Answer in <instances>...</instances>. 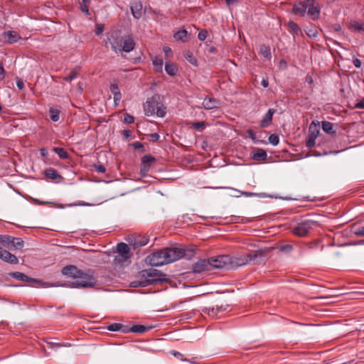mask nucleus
<instances>
[{
	"label": "nucleus",
	"instance_id": "obj_56",
	"mask_svg": "<svg viewBox=\"0 0 364 364\" xmlns=\"http://www.w3.org/2000/svg\"><path fill=\"white\" fill-rule=\"evenodd\" d=\"M130 328L131 327H129L127 325H123L121 323V328H120L121 329L119 330V331L124 333H129V332H131Z\"/></svg>",
	"mask_w": 364,
	"mask_h": 364
},
{
	"label": "nucleus",
	"instance_id": "obj_50",
	"mask_svg": "<svg viewBox=\"0 0 364 364\" xmlns=\"http://www.w3.org/2000/svg\"><path fill=\"white\" fill-rule=\"evenodd\" d=\"M134 121V118L132 115L128 114V113H125L124 114V119H123V122L126 124H132L133 123Z\"/></svg>",
	"mask_w": 364,
	"mask_h": 364
},
{
	"label": "nucleus",
	"instance_id": "obj_28",
	"mask_svg": "<svg viewBox=\"0 0 364 364\" xmlns=\"http://www.w3.org/2000/svg\"><path fill=\"white\" fill-rule=\"evenodd\" d=\"M45 176L46 178L52 180H57L62 178L57 171L53 168H46L45 170Z\"/></svg>",
	"mask_w": 364,
	"mask_h": 364
},
{
	"label": "nucleus",
	"instance_id": "obj_35",
	"mask_svg": "<svg viewBox=\"0 0 364 364\" xmlns=\"http://www.w3.org/2000/svg\"><path fill=\"white\" fill-rule=\"evenodd\" d=\"M266 157V151L262 149H257L253 154L252 159H265Z\"/></svg>",
	"mask_w": 364,
	"mask_h": 364
},
{
	"label": "nucleus",
	"instance_id": "obj_5",
	"mask_svg": "<svg viewBox=\"0 0 364 364\" xmlns=\"http://www.w3.org/2000/svg\"><path fill=\"white\" fill-rule=\"evenodd\" d=\"M80 280L73 282V287L75 288H89L93 287L97 284V279L93 277L91 271L83 272L82 275L78 278Z\"/></svg>",
	"mask_w": 364,
	"mask_h": 364
},
{
	"label": "nucleus",
	"instance_id": "obj_17",
	"mask_svg": "<svg viewBox=\"0 0 364 364\" xmlns=\"http://www.w3.org/2000/svg\"><path fill=\"white\" fill-rule=\"evenodd\" d=\"M322 129L328 134L331 136H334L336 134V126L332 122L328 121H323L321 122Z\"/></svg>",
	"mask_w": 364,
	"mask_h": 364
},
{
	"label": "nucleus",
	"instance_id": "obj_32",
	"mask_svg": "<svg viewBox=\"0 0 364 364\" xmlns=\"http://www.w3.org/2000/svg\"><path fill=\"white\" fill-rule=\"evenodd\" d=\"M350 28L353 31H364V23H360L357 21H351L350 22Z\"/></svg>",
	"mask_w": 364,
	"mask_h": 364
},
{
	"label": "nucleus",
	"instance_id": "obj_19",
	"mask_svg": "<svg viewBox=\"0 0 364 364\" xmlns=\"http://www.w3.org/2000/svg\"><path fill=\"white\" fill-rule=\"evenodd\" d=\"M275 112L274 109H269L268 112L265 114L263 119L261 120L259 125L261 127H267L272 124V116Z\"/></svg>",
	"mask_w": 364,
	"mask_h": 364
},
{
	"label": "nucleus",
	"instance_id": "obj_63",
	"mask_svg": "<svg viewBox=\"0 0 364 364\" xmlns=\"http://www.w3.org/2000/svg\"><path fill=\"white\" fill-rule=\"evenodd\" d=\"M40 151L42 157H48L49 156L48 151L46 149L42 148Z\"/></svg>",
	"mask_w": 364,
	"mask_h": 364
},
{
	"label": "nucleus",
	"instance_id": "obj_60",
	"mask_svg": "<svg viewBox=\"0 0 364 364\" xmlns=\"http://www.w3.org/2000/svg\"><path fill=\"white\" fill-rule=\"evenodd\" d=\"M149 136L153 141H156L159 139V135L157 133L151 134Z\"/></svg>",
	"mask_w": 364,
	"mask_h": 364
},
{
	"label": "nucleus",
	"instance_id": "obj_43",
	"mask_svg": "<svg viewBox=\"0 0 364 364\" xmlns=\"http://www.w3.org/2000/svg\"><path fill=\"white\" fill-rule=\"evenodd\" d=\"M205 125L206 124L205 122H197L192 123L191 127L197 131L202 132L205 127Z\"/></svg>",
	"mask_w": 364,
	"mask_h": 364
},
{
	"label": "nucleus",
	"instance_id": "obj_23",
	"mask_svg": "<svg viewBox=\"0 0 364 364\" xmlns=\"http://www.w3.org/2000/svg\"><path fill=\"white\" fill-rule=\"evenodd\" d=\"M110 90L113 95L114 101L116 105L121 100L122 95L119 87L117 84H112L110 85Z\"/></svg>",
	"mask_w": 364,
	"mask_h": 364
},
{
	"label": "nucleus",
	"instance_id": "obj_7",
	"mask_svg": "<svg viewBox=\"0 0 364 364\" xmlns=\"http://www.w3.org/2000/svg\"><path fill=\"white\" fill-rule=\"evenodd\" d=\"M319 122L313 121L309 127V134L306 140V145L309 148L313 147L316 144V139L320 132Z\"/></svg>",
	"mask_w": 364,
	"mask_h": 364
},
{
	"label": "nucleus",
	"instance_id": "obj_1",
	"mask_svg": "<svg viewBox=\"0 0 364 364\" xmlns=\"http://www.w3.org/2000/svg\"><path fill=\"white\" fill-rule=\"evenodd\" d=\"M186 257V250L180 247H169L158 250L148 255L146 262L151 266H161Z\"/></svg>",
	"mask_w": 364,
	"mask_h": 364
},
{
	"label": "nucleus",
	"instance_id": "obj_64",
	"mask_svg": "<svg viewBox=\"0 0 364 364\" xmlns=\"http://www.w3.org/2000/svg\"><path fill=\"white\" fill-rule=\"evenodd\" d=\"M355 107L359 108V109H364V100H361L360 102H358Z\"/></svg>",
	"mask_w": 364,
	"mask_h": 364
},
{
	"label": "nucleus",
	"instance_id": "obj_59",
	"mask_svg": "<svg viewBox=\"0 0 364 364\" xmlns=\"http://www.w3.org/2000/svg\"><path fill=\"white\" fill-rule=\"evenodd\" d=\"M5 77V70L2 63H0V80H2Z\"/></svg>",
	"mask_w": 364,
	"mask_h": 364
},
{
	"label": "nucleus",
	"instance_id": "obj_8",
	"mask_svg": "<svg viewBox=\"0 0 364 364\" xmlns=\"http://www.w3.org/2000/svg\"><path fill=\"white\" fill-rule=\"evenodd\" d=\"M124 36H122L120 32L118 31H112L109 36L107 38L106 43H109L111 45L112 49L116 52H120V48L122 45Z\"/></svg>",
	"mask_w": 364,
	"mask_h": 364
},
{
	"label": "nucleus",
	"instance_id": "obj_4",
	"mask_svg": "<svg viewBox=\"0 0 364 364\" xmlns=\"http://www.w3.org/2000/svg\"><path fill=\"white\" fill-rule=\"evenodd\" d=\"M317 225L318 223L316 222L311 220H306L291 228V232L294 235L299 237H305L309 234L311 230Z\"/></svg>",
	"mask_w": 364,
	"mask_h": 364
},
{
	"label": "nucleus",
	"instance_id": "obj_13",
	"mask_svg": "<svg viewBox=\"0 0 364 364\" xmlns=\"http://www.w3.org/2000/svg\"><path fill=\"white\" fill-rule=\"evenodd\" d=\"M0 258L12 264H16L18 263V258L13 254L10 253L7 250H5L0 247Z\"/></svg>",
	"mask_w": 364,
	"mask_h": 364
},
{
	"label": "nucleus",
	"instance_id": "obj_10",
	"mask_svg": "<svg viewBox=\"0 0 364 364\" xmlns=\"http://www.w3.org/2000/svg\"><path fill=\"white\" fill-rule=\"evenodd\" d=\"M193 271L195 273H202L205 271H211V264L210 259H199L193 265Z\"/></svg>",
	"mask_w": 364,
	"mask_h": 364
},
{
	"label": "nucleus",
	"instance_id": "obj_22",
	"mask_svg": "<svg viewBox=\"0 0 364 364\" xmlns=\"http://www.w3.org/2000/svg\"><path fill=\"white\" fill-rule=\"evenodd\" d=\"M149 242V239L145 236L138 235L134 237L132 245L134 249L146 245Z\"/></svg>",
	"mask_w": 364,
	"mask_h": 364
},
{
	"label": "nucleus",
	"instance_id": "obj_37",
	"mask_svg": "<svg viewBox=\"0 0 364 364\" xmlns=\"http://www.w3.org/2000/svg\"><path fill=\"white\" fill-rule=\"evenodd\" d=\"M6 36L8 37L9 43H14L16 42L20 38L18 33L14 31H8L6 33Z\"/></svg>",
	"mask_w": 364,
	"mask_h": 364
},
{
	"label": "nucleus",
	"instance_id": "obj_31",
	"mask_svg": "<svg viewBox=\"0 0 364 364\" xmlns=\"http://www.w3.org/2000/svg\"><path fill=\"white\" fill-rule=\"evenodd\" d=\"M113 262L115 265L125 266V265H128L130 263V260H129V259H125V258L121 257L120 255L117 254L114 257Z\"/></svg>",
	"mask_w": 364,
	"mask_h": 364
},
{
	"label": "nucleus",
	"instance_id": "obj_41",
	"mask_svg": "<svg viewBox=\"0 0 364 364\" xmlns=\"http://www.w3.org/2000/svg\"><path fill=\"white\" fill-rule=\"evenodd\" d=\"M184 57L186 59V60L188 62H189L191 64L197 65V60L191 52H190V51L186 52L184 54Z\"/></svg>",
	"mask_w": 364,
	"mask_h": 364
},
{
	"label": "nucleus",
	"instance_id": "obj_36",
	"mask_svg": "<svg viewBox=\"0 0 364 364\" xmlns=\"http://www.w3.org/2000/svg\"><path fill=\"white\" fill-rule=\"evenodd\" d=\"M23 240L21 238L14 237V242H11V247H14L16 250H21L23 247Z\"/></svg>",
	"mask_w": 364,
	"mask_h": 364
},
{
	"label": "nucleus",
	"instance_id": "obj_48",
	"mask_svg": "<svg viewBox=\"0 0 364 364\" xmlns=\"http://www.w3.org/2000/svg\"><path fill=\"white\" fill-rule=\"evenodd\" d=\"M121 323H114L107 326V329L110 331H119Z\"/></svg>",
	"mask_w": 364,
	"mask_h": 364
},
{
	"label": "nucleus",
	"instance_id": "obj_47",
	"mask_svg": "<svg viewBox=\"0 0 364 364\" xmlns=\"http://www.w3.org/2000/svg\"><path fill=\"white\" fill-rule=\"evenodd\" d=\"M77 76V69L73 70L70 73L64 77V80L68 82H71L73 79H75Z\"/></svg>",
	"mask_w": 364,
	"mask_h": 364
},
{
	"label": "nucleus",
	"instance_id": "obj_12",
	"mask_svg": "<svg viewBox=\"0 0 364 364\" xmlns=\"http://www.w3.org/2000/svg\"><path fill=\"white\" fill-rule=\"evenodd\" d=\"M135 47V42L133 37L131 35L124 36L122 47L120 48V52L124 51L129 53L133 50Z\"/></svg>",
	"mask_w": 364,
	"mask_h": 364
},
{
	"label": "nucleus",
	"instance_id": "obj_55",
	"mask_svg": "<svg viewBox=\"0 0 364 364\" xmlns=\"http://www.w3.org/2000/svg\"><path fill=\"white\" fill-rule=\"evenodd\" d=\"M247 136L253 141H256V134L252 129H247L246 131Z\"/></svg>",
	"mask_w": 364,
	"mask_h": 364
},
{
	"label": "nucleus",
	"instance_id": "obj_39",
	"mask_svg": "<svg viewBox=\"0 0 364 364\" xmlns=\"http://www.w3.org/2000/svg\"><path fill=\"white\" fill-rule=\"evenodd\" d=\"M155 113L158 117H163L166 113V107L162 104H158Z\"/></svg>",
	"mask_w": 364,
	"mask_h": 364
},
{
	"label": "nucleus",
	"instance_id": "obj_44",
	"mask_svg": "<svg viewBox=\"0 0 364 364\" xmlns=\"http://www.w3.org/2000/svg\"><path fill=\"white\" fill-rule=\"evenodd\" d=\"M2 240L1 244L4 246H7V247L10 248L11 242H14V237L9 235H4V237Z\"/></svg>",
	"mask_w": 364,
	"mask_h": 364
},
{
	"label": "nucleus",
	"instance_id": "obj_49",
	"mask_svg": "<svg viewBox=\"0 0 364 364\" xmlns=\"http://www.w3.org/2000/svg\"><path fill=\"white\" fill-rule=\"evenodd\" d=\"M48 346L50 348H60L62 346L68 347V346H70L71 345L70 343H54V342H48Z\"/></svg>",
	"mask_w": 364,
	"mask_h": 364
},
{
	"label": "nucleus",
	"instance_id": "obj_29",
	"mask_svg": "<svg viewBox=\"0 0 364 364\" xmlns=\"http://www.w3.org/2000/svg\"><path fill=\"white\" fill-rule=\"evenodd\" d=\"M352 231L354 235L358 237L364 236V223H361L360 224H355L352 228Z\"/></svg>",
	"mask_w": 364,
	"mask_h": 364
},
{
	"label": "nucleus",
	"instance_id": "obj_24",
	"mask_svg": "<svg viewBox=\"0 0 364 364\" xmlns=\"http://www.w3.org/2000/svg\"><path fill=\"white\" fill-rule=\"evenodd\" d=\"M152 328L151 326H144L140 324H136L130 328L131 332L136 333H143L149 331Z\"/></svg>",
	"mask_w": 364,
	"mask_h": 364
},
{
	"label": "nucleus",
	"instance_id": "obj_16",
	"mask_svg": "<svg viewBox=\"0 0 364 364\" xmlns=\"http://www.w3.org/2000/svg\"><path fill=\"white\" fill-rule=\"evenodd\" d=\"M10 276L17 280L26 282H31V283H37L38 281L36 279H32L28 277L26 274L20 272H11Z\"/></svg>",
	"mask_w": 364,
	"mask_h": 364
},
{
	"label": "nucleus",
	"instance_id": "obj_14",
	"mask_svg": "<svg viewBox=\"0 0 364 364\" xmlns=\"http://www.w3.org/2000/svg\"><path fill=\"white\" fill-rule=\"evenodd\" d=\"M15 165V161H0V176L9 175Z\"/></svg>",
	"mask_w": 364,
	"mask_h": 364
},
{
	"label": "nucleus",
	"instance_id": "obj_61",
	"mask_svg": "<svg viewBox=\"0 0 364 364\" xmlns=\"http://www.w3.org/2000/svg\"><path fill=\"white\" fill-rule=\"evenodd\" d=\"M16 85L19 90H23L24 87V84L22 80L18 78L16 81Z\"/></svg>",
	"mask_w": 364,
	"mask_h": 364
},
{
	"label": "nucleus",
	"instance_id": "obj_26",
	"mask_svg": "<svg viewBox=\"0 0 364 364\" xmlns=\"http://www.w3.org/2000/svg\"><path fill=\"white\" fill-rule=\"evenodd\" d=\"M153 161H141L140 166V173L142 176H146L149 174Z\"/></svg>",
	"mask_w": 364,
	"mask_h": 364
},
{
	"label": "nucleus",
	"instance_id": "obj_20",
	"mask_svg": "<svg viewBox=\"0 0 364 364\" xmlns=\"http://www.w3.org/2000/svg\"><path fill=\"white\" fill-rule=\"evenodd\" d=\"M131 11L133 16L139 19L142 15V4L136 1L131 5Z\"/></svg>",
	"mask_w": 364,
	"mask_h": 364
},
{
	"label": "nucleus",
	"instance_id": "obj_45",
	"mask_svg": "<svg viewBox=\"0 0 364 364\" xmlns=\"http://www.w3.org/2000/svg\"><path fill=\"white\" fill-rule=\"evenodd\" d=\"M278 250L281 252L289 253L293 250L291 245L286 244L277 247Z\"/></svg>",
	"mask_w": 364,
	"mask_h": 364
},
{
	"label": "nucleus",
	"instance_id": "obj_18",
	"mask_svg": "<svg viewBox=\"0 0 364 364\" xmlns=\"http://www.w3.org/2000/svg\"><path fill=\"white\" fill-rule=\"evenodd\" d=\"M308 5L305 2L295 4L292 8V13L296 15L304 16L306 12Z\"/></svg>",
	"mask_w": 364,
	"mask_h": 364
},
{
	"label": "nucleus",
	"instance_id": "obj_51",
	"mask_svg": "<svg viewBox=\"0 0 364 364\" xmlns=\"http://www.w3.org/2000/svg\"><path fill=\"white\" fill-rule=\"evenodd\" d=\"M279 141V136L275 134H271L269 136V143H271L273 145L278 144Z\"/></svg>",
	"mask_w": 364,
	"mask_h": 364
},
{
	"label": "nucleus",
	"instance_id": "obj_40",
	"mask_svg": "<svg viewBox=\"0 0 364 364\" xmlns=\"http://www.w3.org/2000/svg\"><path fill=\"white\" fill-rule=\"evenodd\" d=\"M50 118L53 122H58L59 120L60 111L57 109L50 108L49 109Z\"/></svg>",
	"mask_w": 364,
	"mask_h": 364
},
{
	"label": "nucleus",
	"instance_id": "obj_30",
	"mask_svg": "<svg viewBox=\"0 0 364 364\" xmlns=\"http://www.w3.org/2000/svg\"><path fill=\"white\" fill-rule=\"evenodd\" d=\"M259 54L266 59H270L272 56L270 47L265 44L261 45L259 46Z\"/></svg>",
	"mask_w": 364,
	"mask_h": 364
},
{
	"label": "nucleus",
	"instance_id": "obj_46",
	"mask_svg": "<svg viewBox=\"0 0 364 364\" xmlns=\"http://www.w3.org/2000/svg\"><path fill=\"white\" fill-rule=\"evenodd\" d=\"M92 171H95L97 173H103L105 172L106 171V168L104 165L102 164H94L92 165Z\"/></svg>",
	"mask_w": 364,
	"mask_h": 364
},
{
	"label": "nucleus",
	"instance_id": "obj_3",
	"mask_svg": "<svg viewBox=\"0 0 364 364\" xmlns=\"http://www.w3.org/2000/svg\"><path fill=\"white\" fill-rule=\"evenodd\" d=\"M141 275L144 277V279L136 280L132 282V285L134 287H146L150 284H154L158 281H161V273L154 269H150L144 270L141 272Z\"/></svg>",
	"mask_w": 364,
	"mask_h": 364
},
{
	"label": "nucleus",
	"instance_id": "obj_33",
	"mask_svg": "<svg viewBox=\"0 0 364 364\" xmlns=\"http://www.w3.org/2000/svg\"><path fill=\"white\" fill-rule=\"evenodd\" d=\"M153 65L154 67V70L158 73L162 72L163 70V59L159 57H156L153 60Z\"/></svg>",
	"mask_w": 364,
	"mask_h": 364
},
{
	"label": "nucleus",
	"instance_id": "obj_52",
	"mask_svg": "<svg viewBox=\"0 0 364 364\" xmlns=\"http://www.w3.org/2000/svg\"><path fill=\"white\" fill-rule=\"evenodd\" d=\"M171 354L176 358L181 360H183V361H186V360H188L186 358H185L183 357V355L182 353H181L180 352H178V351H176V350H173L171 352Z\"/></svg>",
	"mask_w": 364,
	"mask_h": 364
},
{
	"label": "nucleus",
	"instance_id": "obj_6",
	"mask_svg": "<svg viewBox=\"0 0 364 364\" xmlns=\"http://www.w3.org/2000/svg\"><path fill=\"white\" fill-rule=\"evenodd\" d=\"M211 270L213 269H229L231 265L230 256L219 255L216 257H210Z\"/></svg>",
	"mask_w": 364,
	"mask_h": 364
},
{
	"label": "nucleus",
	"instance_id": "obj_38",
	"mask_svg": "<svg viewBox=\"0 0 364 364\" xmlns=\"http://www.w3.org/2000/svg\"><path fill=\"white\" fill-rule=\"evenodd\" d=\"M52 151L57 154L60 159L68 158V153L66 150L63 148L55 147L52 149Z\"/></svg>",
	"mask_w": 364,
	"mask_h": 364
},
{
	"label": "nucleus",
	"instance_id": "obj_9",
	"mask_svg": "<svg viewBox=\"0 0 364 364\" xmlns=\"http://www.w3.org/2000/svg\"><path fill=\"white\" fill-rule=\"evenodd\" d=\"M160 99L159 95H154L146 101L144 105V110L146 115L151 116L155 113L158 104H160Z\"/></svg>",
	"mask_w": 364,
	"mask_h": 364
},
{
	"label": "nucleus",
	"instance_id": "obj_2",
	"mask_svg": "<svg viewBox=\"0 0 364 364\" xmlns=\"http://www.w3.org/2000/svg\"><path fill=\"white\" fill-rule=\"evenodd\" d=\"M263 256L261 250L250 251L245 255L230 257V268L238 267L247 264H257L259 262L258 258Z\"/></svg>",
	"mask_w": 364,
	"mask_h": 364
},
{
	"label": "nucleus",
	"instance_id": "obj_53",
	"mask_svg": "<svg viewBox=\"0 0 364 364\" xmlns=\"http://www.w3.org/2000/svg\"><path fill=\"white\" fill-rule=\"evenodd\" d=\"M207 35H208V32L207 31L205 30H202L200 31L199 33H198V38L201 41H203L205 40V38H207Z\"/></svg>",
	"mask_w": 364,
	"mask_h": 364
},
{
	"label": "nucleus",
	"instance_id": "obj_42",
	"mask_svg": "<svg viewBox=\"0 0 364 364\" xmlns=\"http://www.w3.org/2000/svg\"><path fill=\"white\" fill-rule=\"evenodd\" d=\"M288 26H289L290 32H291L293 34L297 35L299 33V32L300 31L299 27L294 21H289L288 23Z\"/></svg>",
	"mask_w": 364,
	"mask_h": 364
},
{
	"label": "nucleus",
	"instance_id": "obj_25",
	"mask_svg": "<svg viewBox=\"0 0 364 364\" xmlns=\"http://www.w3.org/2000/svg\"><path fill=\"white\" fill-rule=\"evenodd\" d=\"M173 37L177 41H181L182 42H188V33L186 29H182L174 33Z\"/></svg>",
	"mask_w": 364,
	"mask_h": 364
},
{
	"label": "nucleus",
	"instance_id": "obj_58",
	"mask_svg": "<svg viewBox=\"0 0 364 364\" xmlns=\"http://www.w3.org/2000/svg\"><path fill=\"white\" fill-rule=\"evenodd\" d=\"M306 34L309 37H316L318 35V32L315 29H310L309 31L306 32Z\"/></svg>",
	"mask_w": 364,
	"mask_h": 364
},
{
	"label": "nucleus",
	"instance_id": "obj_54",
	"mask_svg": "<svg viewBox=\"0 0 364 364\" xmlns=\"http://www.w3.org/2000/svg\"><path fill=\"white\" fill-rule=\"evenodd\" d=\"M80 7L82 12L85 13L86 15L90 14L88 6L87 5V4L80 3Z\"/></svg>",
	"mask_w": 364,
	"mask_h": 364
},
{
	"label": "nucleus",
	"instance_id": "obj_27",
	"mask_svg": "<svg viewBox=\"0 0 364 364\" xmlns=\"http://www.w3.org/2000/svg\"><path fill=\"white\" fill-rule=\"evenodd\" d=\"M310 7L308 10V15L313 19V20H318L320 15V8L314 5H309Z\"/></svg>",
	"mask_w": 364,
	"mask_h": 364
},
{
	"label": "nucleus",
	"instance_id": "obj_11",
	"mask_svg": "<svg viewBox=\"0 0 364 364\" xmlns=\"http://www.w3.org/2000/svg\"><path fill=\"white\" fill-rule=\"evenodd\" d=\"M83 271L77 268L74 265H68L63 268L62 274L65 276L72 277L73 279H78L82 275Z\"/></svg>",
	"mask_w": 364,
	"mask_h": 364
},
{
	"label": "nucleus",
	"instance_id": "obj_57",
	"mask_svg": "<svg viewBox=\"0 0 364 364\" xmlns=\"http://www.w3.org/2000/svg\"><path fill=\"white\" fill-rule=\"evenodd\" d=\"M132 146H133V148L134 149H141L144 147V145L143 144H141V142H139V141H136V142H134V143H132V144H130Z\"/></svg>",
	"mask_w": 364,
	"mask_h": 364
},
{
	"label": "nucleus",
	"instance_id": "obj_21",
	"mask_svg": "<svg viewBox=\"0 0 364 364\" xmlns=\"http://www.w3.org/2000/svg\"><path fill=\"white\" fill-rule=\"evenodd\" d=\"M218 100L213 97H205L203 102V107L205 109H212L218 107Z\"/></svg>",
	"mask_w": 364,
	"mask_h": 364
},
{
	"label": "nucleus",
	"instance_id": "obj_62",
	"mask_svg": "<svg viewBox=\"0 0 364 364\" xmlns=\"http://www.w3.org/2000/svg\"><path fill=\"white\" fill-rule=\"evenodd\" d=\"M353 63V65L358 68H360L362 64L360 60H359L358 58H354Z\"/></svg>",
	"mask_w": 364,
	"mask_h": 364
},
{
	"label": "nucleus",
	"instance_id": "obj_34",
	"mask_svg": "<svg viewBox=\"0 0 364 364\" xmlns=\"http://www.w3.org/2000/svg\"><path fill=\"white\" fill-rule=\"evenodd\" d=\"M165 70L171 76H174L178 70L177 67L171 63H166L165 65Z\"/></svg>",
	"mask_w": 364,
	"mask_h": 364
},
{
	"label": "nucleus",
	"instance_id": "obj_15",
	"mask_svg": "<svg viewBox=\"0 0 364 364\" xmlns=\"http://www.w3.org/2000/svg\"><path fill=\"white\" fill-rule=\"evenodd\" d=\"M117 252L120 255L121 257L125 259H130L132 257V253L130 251V248L124 242H120L117 245Z\"/></svg>",
	"mask_w": 364,
	"mask_h": 364
}]
</instances>
